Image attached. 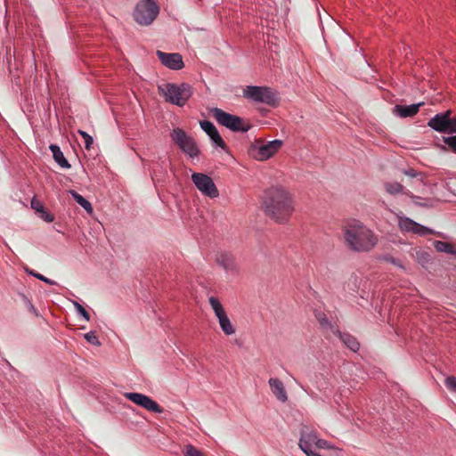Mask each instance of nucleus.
<instances>
[{"mask_svg":"<svg viewBox=\"0 0 456 456\" xmlns=\"http://www.w3.org/2000/svg\"><path fill=\"white\" fill-rule=\"evenodd\" d=\"M265 213L276 223H285L294 211L289 193L281 186H273L264 192Z\"/></svg>","mask_w":456,"mask_h":456,"instance_id":"obj_1","label":"nucleus"},{"mask_svg":"<svg viewBox=\"0 0 456 456\" xmlns=\"http://www.w3.org/2000/svg\"><path fill=\"white\" fill-rule=\"evenodd\" d=\"M344 238L347 247L356 252H367L377 244L373 232L362 222L353 220L344 229Z\"/></svg>","mask_w":456,"mask_h":456,"instance_id":"obj_2","label":"nucleus"},{"mask_svg":"<svg viewBox=\"0 0 456 456\" xmlns=\"http://www.w3.org/2000/svg\"><path fill=\"white\" fill-rule=\"evenodd\" d=\"M159 93L165 97L166 102L183 107L192 95V87L187 83L176 85L167 83L159 86Z\"/></svg>","mask_w":456,"mask_h":456,"instance_id":"obj_3","label":"nucleus"},{"mask_svg":"<svg viewBox=\"0 0 456 456\" xmlns=\"http://www.w3.org/2000/svg\"><path fill=\"white\" fill-rule=\"evenodd\" d=\"M243 96L273 108L277 107L281 101L278 93L267 86H248L243 91Z\"/></svg>","mask_w":456,"mask_h":456,"instance_id":"obj_4","label":"nucleus"},{"mask_svg":"<svg viewBox=\"0 0 456 456\" xmlns=\"http://www.w3.org/2000/svg\"><path fill=\"white\" fill-rule=\"evenodd\" d=\"M159 13V6L155 0H140L133 12L134 21L141 26L151 25Z\"/></svg>","mask_w":456,"mask_h":456,"instance_id":"obj_5","label":"nucleus"},{"mask_svg":"<svg viewBox=\"0 0 456 456\" xmlns=\"http://www.w3.org/2000/svg\"><path fill=\"white\" fill-rule=\"evenodd\" d=\"M210 113L219 125L232 132L246 133L251 128V125L246 123L242 118L228 113L222 109L213 108L210 110Z\"/></svg>","mask_w":456,"mask_h":456,"instance_id":"obj_6","label":"nucleus"},{"mask_svg":"<svg viewBox=\"0 0 456 456\" xmlns=\"http://www.w3.org/2000/svg\"><path fill=\"white\" fill-rule=\"evenodd\" d=\"M170 138L175 144L186 155L193 159L199 157L200 151L196 141L183 129L175 127L170 132Z\"/></svg>","mask_w":456,"mask_h":456,"instance_id":"obj_7","label":"nucleus"},{"mask_svg":"<svg viewBox=\"0 0 456 456\" xmlns=\"http://www.w3.org/2000/svg\"><path fill=\"white\" fill-rule=\"evenodd\" d=\"M428 126L439 133L456 134V115L452 117L451 110L437 113L429 119Z\"/></svg>","mask_w":456,"mask_h":456,"instance_id":"obj_8","label":"nucleus"},{"mask_svg":"<svg viewBox=\"0 0 456 456\" xmlns=\"http://www.w3.org/2000/svg\"><path fill=\"white\" fill-rule=\"evenodd\" d=\"M191 180L197 189L204 195L215 199L218 197L219 191L210 176L202 173H193Z\"/></svg>","mask_w":456,"mask_h":456,"instance_id":"obj_9","label":"nucleus"},{"mask_svg":"<svg viewBox=\"0 0 456 456\" xmlns=\"http://www.w3.org/2000/svg\"><path fill=\"white\" fill-rule=\"evenodd\" d=\"M124 396L134 404L154 413H163L164 409L150 396L135 392H126Z\"/></svg>","mask_w":456,"mask_h":456,"instance_id":"obj_10","label":"nucleus"},{"mask_svg":"<svg viewBox=\"0 0 456 456\" xmlns=\"http://www.w3.org/2000/svg\"><path fill=\"white\" fill-rule=\"evenodd\" d=\"M398 227L403 232L414 233L421 237L436 233L431 228L420 224L407 216H398Z\"/></svg>","mask_w":456,"mask_h":456,"instance_id":"obj_11","label":"nucleus"},{"mask_svg":"<svg viewBox=\"0 0 456 456\" xmlns=\"http://www.w3.org/2000/svg\"><path fill=\"white\" fill-rule=\"evenodd\" d=\"M317 437L315 432L309 431L307 428L301 429L298 445L306 456H322L315 451Z\"/></svg>","mask_w":456,"mask_h":456,"instance_id":"obj_12","label":"nucleus"},{"mask_svg":"<svg viewBox=\"0 0 456 456\" xmlns=\"http://www.w3.org/2000/svg\"><path fill=\"white\" fill-rule=\"evenodd\" d=\"M156 53L161 63L170 69L179 70L184 66L183 57L178 53H168L158 50Z\"/></svg>","mask_w":456,"mask_h":456,"instance_id":"obj_13","label":"nucleus"},{"mask_svg":"<svg viewBox=\"0 0 456 456\" xmlns=\"http://www.w3.org/2000/svg\"><path fill=\"white\" fill-rule=\"evenodd\" d=\"M200 126L201 129L208 135V137L210 138L211 142L215 146L220 147L223 150L227 149L226 143L224 142L218 130L211 121L201 120L200 121Z\"/></svg>","mask_w":456,"mask_h":456,"instance_id":"obj_14","label":"nucleus"},{"mask_svg":"<svg viewBox=\"0 0 456 456\" xmlns=\"http://www.w3.org/2000/svg\"><path fill=\"white\" fill-rule=\"evenodd\" d=\"M273 151L268 142L261 145H252L249 149V155L256 160L264 161L273 155Z\"/></svg>","mask_w":456,"mask_h":456,"instance_id":"obj_15","label":"nucleus"},{"mask_svg":"<svg viewBox=\"0 0 456 456\" xmlns=\"http://www.w3.org/2000/svg\"><path fill=\"white\" fill-rule=\"evenodd\" d=\"M216 261L218 265L223 267L225 272L235 273L238 272V266L234 256L227 252H222L216 256Z\"/></svg>","mask_w":456,"mask_h":456,"instance_id":"obj_16","label":"nucleus"},{"mask_svg":"<svg viewBox=\"0 0 456 456\" xmlns=\"http://www.w3.org/2000/svg\"><path fill=\"white\" fill-rule=\"evenodd\" d=\"M424 102H419L411 105L396 104L393 108L392 112L393 114L403 118L413 117L419 112L420 106H422Z\"/></svg>","mask_w":456,"mask_h":456,"instance_id":"obj_17","label":"nucleus"},{"mask_svg":"<svg viewBox=\"0 0 456 456\" xmlns=\"http://www.w3.org/2000/svg\"><path fill=\"white\" fill-rule=\"evenodd\" d=\"M268 383L273 394L276 396V398L280 402L285 403L288 400V395L283 383L277 378H271Z\"/></svg>","mask_w":456,"mask_h":456,"instance_id":"obj_18","label":"nucleus"},{"mask_svg":"<svg viewBox=\"0 0 456 456\" xmlns=\"http://www.w3.org/2000/svg\"><path fill=\"white\" fill-rule=\"evenodd\" d=\"M49 149L53 154L54 161L62 168L69 169L71 167L69 162L64 157L60 146L57 144H50Z\"/></svg>","mask_w":456,"mask_h":456,"instance_id":"obj_19","label":"nucleus"},{"mask_svg":"<svg viewBox=\"0 0 456 456\" xmlns=\"http://www.w3.org/2000/svg\"><path fill=\"white\" fill-rule=\"evenodd\" d=\"M337 334L341 339V341L353 352H357L360 348V343L357 339L349 333L341 332L340 330H337Z\"/></svg>","mask_w":456,"mask_h":456,"instance_id":"obj_20","label":"nucleus"},{"mask_svg":"<svg viewBox=\"0 0 456 456\" xmlns=\"http://www.w3.org/2000/svg\"><path fill=\"white\" fill-rule=\"evenodd\" d=\"M385 188L387 192L392 195H395L398 193H403L409 197H411L412 200L419 199V197L413 195L411 191H404V187L397 182L394 183H387L385 184Z\"/></svg>","mask_w":456,"mask_h":456,"instance_id":"obj_21","label":"nucleus"},{"mask_svg":"<svg viewBox=\"0 0 456 456\" xmlns=\"http://www.w3.org/2000/svg\"><path fill=\"white\" fill-rule=\"evenodd\" d=\"M216 318L218 320L221 330L225 335L230 336L235 333V329L232 324L229 317L227 316L226 312L220 314L219 316H216Z\"/></svg>","mask_w":456,"mask_h":456,"instance_id":"obj_22","label":"nucleus"},{"mask_svg":"<svg viewBox=\"0 0 456 456\" xmlns=\"http://www.w3.org/2000/svg\"><path fill=\"white\" fill-rule=\"evenodd\" d=\"M434 247L438 252L447 253L449 255L456 256V248L449 242L442 240H435Z\"/></svg>","mask_w":456,"mask_h":456,"instance_id":"obj_23","label":"nucleus"},{"mask_svg":"<svg viewBox=\"0 0 456 456\" xmlns=\"http://www.w3.org/2000/svg\"><path fill=\"white\" fill-rule=\"evenodd\" d=\"M70 194L74 200L80 205L87 213L91 214L93 212L92 204L82 195H80L76 191H70Z\"/></svg>","mask_w":456,"mask_h":456,"instance_id":"obj_24","label":"nucleus"},{"mask_svg":"<svg viewBox=\"0 0 456 456\" xmlns=\"http://www.w3.org/2000/svg\"><path fill=\"white\" fill-rule=\"evenodd\" d=\"M208 302L216 314V316H219L220 314H224L225 312L224 308L223 307L222 304L218 300V298L215 297H210L208 298Z\"/></svg>","mask_w":456,"mask_h":456,"instance_id":"obj_25","label":"nucleus"},{"mask_svg":"<svg viewBox=\"0 0 456 456\" xmlns=\"http://www.w3.org/2000/svg\"><path fill=\"white\" fill-rule=\"evenodd\" d=\"M417 261L419 264L425 266L426 265L430 263L431 256L426 251H419V252H417Z\"/></svg>","mask_w":456,"mask_h":456,"instance_id":"obj_26","label":"nucleus"},{"mask_svg":"<svg viewBox=\"0 0 456 456\" xmlns=\"http://www.w3.org/2000/svg\"><path fill=\"white\" fill-rule=\"evenodd\" d=\"M382 259L391 265H394L403 270L405 269V266L403 265L400 259L394 257L391 255H385L382 256Z\"/></svg>","mask_w":456,"mask_h":456,"instance_id":"obj_27","label":"nucleus"},{"mask_svg":"<svg viewBox=\"0 0 456 456\" xmlns=\"http://www.w3.org/2000/svg\"><path fill=\"white\" fill-rule=\"evenodd\" d=\"M73 305L77 310V313L81 315L86 321L90 320V314L84 308L83 305H81L78 302L73 301Z\"/></svg>","mask_w":456,"mask_h":456,"instance_id":"obj_28","label":"nucleus"},{"mask_svg":"<svg viewBox=\"0 0 456 456\" xmlns=\"http://www.w3.org/2000/svg\"><path fill=\"white\" fill-rule=\"evenodd\" d=\"M27 272H28V273H29L33 277H35V278H37V279H38V280H40V281H44V282H45L47 284H50V285H56L57 284V282L55 281H53V280H51V279H49V278H47V277H45V276L37 273L34 270L27 271Z\"/></svg>","mask_w":456,"mask_h":456,"instance_id":"obj_29","label":"nucleus"},{"mask_svg":"<svg viewBox=\"0 0 456 456\" xmlns=\"http://www.w3.org/2000/svg\"><path fill=\"white\" fill-rule=\"evenodd\" d=\"M444 142L450 148V150L456 153V135L444 136Z\"/></svg>","mask_w":456,"mask_h":456,"instance_id":"obj_30","label":"nucleus"},{"mask_svg":"<svg viewBox=\"0 0 456 456\" xmlns=\"http://www.w3.org/2000/svg\"><path fill=\"white\" fill-rule=\"evenodd\" d=\"M85 339L94 346H100L101 342L98 337L95 335L94 331H89L84 335Z\"/></svg>","mask_w":456,"mask_h":456,"instance_id":"obj_31","label":"nucleus"},{"mask_svg":"<svg viewBox=\"0 0 456 456\" xmlns=\"http://www.w3.org/2000/svg\"><path fill=\"white\" fill-rule=\"evenodd\" d=\"M77 133L83 137L85 141V148L89 150L94 142L93 137L83 130H78Z\"/></svg>","mask_w":456,"mask_h":456,"instance_id":"obj_32","label":"nucleus"},{"mask_svg":"<svg viewBox=\"0 0 456 456\" xmlns=\"http://www.w3.org/2000/svg\"><path fill=\"white\" fill-rule=\"evenodd\" d=\"M314 316L316 318V320L319 322V323L322 326V327H326L330 324L329 322V320L326 316V314L322 312V311H315L314 312Z\"/></svg>","mask_w":456,"mask_h":456,"instance_id":"obj_33","label":"nucleus"},{"mask_svg":"<svg viewBox=\"0 0 456 456\" xmlns=\"http://www.w3.org/2000/svg\"><path fill=\"white\" fill-rule=\"evenodd\" d=\"M184 456H203V453L195 446L188 444L185 446Z\"/></svg>","mask_w":456,"mask_h":456,"instance_id":"obj_34","label":"nucleus"},{"mask_svg":"<svg viewBox=\"0 0 456 456\" xmlns=\"http://www.w3.org/2000/svg\"><path fill=\"white\" fill-rule=\"evenodd\" d=\"M445 387L452 392L456 393V378L454 376H449L444 381Z\"/></svg>","mask_w":456,"mask_h":456,"instance_id":"obj_35","label":"nucleus"},{"mask_svg":"<svg viewBox=\"0 0 456 456\" xmlns=\"http://www.w3.org/2000/svg\"><path fill=\"white\" fill-rule=\"evenodd\" d=\"M38 217L44 220L46 223H52L54 220V216L49 213L45 208H44L39 214H37Z\"/></svg>","mask_w":456,"mask_h":456,"instance_id":"obj_36","label":"nucleus"},{"mask_svg":"<svg viewBox=\"0 0 456 456\" xmlns=\"http://www.w3.org/2000/svg\"><path fill=\"white\" fill-rule=\"evenodd\" d=\"M30 206L31 208L34 209L37 214H39L45 208L43 203L35 197L32 199Z\"/></svg>","mask_w":456,"mask_h":456,"instance_id":"obj_37","label":"nucleus"},{"mask_svg":"<svg viewBox=\"0 0 456 456\" xmlns=\"http://www.w3.org/2000/svg\"><path fill=\"white\" fill-rule=\"evenodd\" d=\"M403 173L407 175V176H410L411 178H417V177H420V179L422 180L423 179V174L420 173V172H418L416 171L415 169L413 168H408V169H404L403 171Z\"/></svg>","mask_w":456,"mask_h":456,"instance_id":"obj_38","label":"nucleus"},{"mask_svg":"<svg viewBox=\"0 0 456 456\" xmlns=\"http://www.w3.org/2000/svg\"><path fill=\"white\" fill-rule=\"evenodd\" d=\"M330 448H331V446L328 441L317 437V440L315 442V449H330Z\"/></svg>","mask_w":456,"mask_h":456,"instance_id":"obj_39","label":"nucleus"},{"mask_svg":"<svg viewBox=\"0 0 456 456\" xmlns=\"http://www.w3.org/2000/svg\"><path fill=\"white\" fill-rule=\"evenodd\" d=\"M268 143L270 144V147L272 148V151H273V153H276L280 150V148L282 146L283 142L281 140L275 139V140L268 142Z\"/></svg>","mask_w":456,"mask_h":456,"instance_id":"obj_40","label":"nucleus"},{"mask_svg":"<svg viewBox=\"0 0 456 456\" xmlns=\"http://www.w3.org/2000/svg\"><path fill=\"white\" fill-rule=\"evenodd\" d=\"M161 168L167 167V161L161 160L160 159L156 162Z\"/></svg>","mask_w":456,"mask_h":456,"instance_id":"obj_41","label":"nucleus"},{"mask_svg":"<svg viewBox=\"0 0 456 456\" xmlns=\"http://www.w3.org/2000/svg\"><path fill=\"white\" fill-rule=\"evenodd\" d=\"M415 204H417V205H419L420 207H428L427 204H423V203H417V202H415Z\"/></svg>","mask_w":456,"mask_h":456,"instance_id":"obj_42","label":"nucleus"}]
</instances>
